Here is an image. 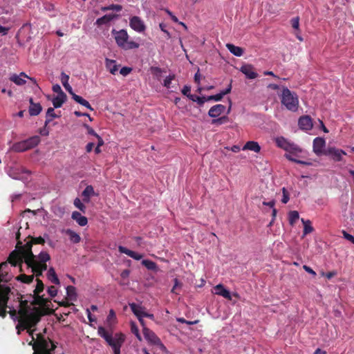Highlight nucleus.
<instances>
[{
	"mask_svg": "<svg viewBox=\"0 0 354 354\" xmlns=\"http://www.w3.org/2000/svg\"><path fill=\"white\" fill-rule=\"evenodd\" d=\"M32 245H15V249L10 252L8 257V261L0 263V317L6 316V308L11 293L10 288L2 282H8L12 278V274L9 272V266L20 265L24 261L28 266L33 263L34 255L32 252Z\"/></svg>",
	"mask_w": 354,
	"mask_h": 354,
	"instance_id": "nucleus-1",
	"label": "nucleus"
},
{
	"mask_svg": "<svg viewBox=\"0 0 354 354\" xmlns=\"http://www.w3.org/2000/svg\"><path fill=\"white\" fill-rule=\"evenodd\" d=\"M17 300L19 301V324L16 326L17 334L21 330L34 328L39 322L43 314L37 307H31L27 300H22V295L17 294Z\"/></svg>",
	"mask_w": 354,
	"mask_h": 354,
	"instance_id": "nucleus-2",
	"label": "nucleus"
},
{
	"mask_svg": "<svg viewBox=\"0 0 354 354\" xmlns=\"http://www.w3.org/2000/svg\"><path fill=\"white\" fill-rule=\"evenodd\" d=\"M31 328L26 330L28 335L32 337V341L29 343V345L32 346L34 351L32 354H51V352L56 347L55 344L49 339H46L41 334H38L36 340H35L33 337L35 330H31Z\"/></svg>",
	"mask_w": 354,
	"mask_h": 354,
	"instance_id": "nucleus-3",
	"label": "nucleus"
},
{
	"mask_svg": "<svg viewBox=\"0 0 354 354\" xmlns=\"http://www.w3.org/2000/svg\"><path fill=\"white\" fill-rule=\"evenodd\" d=\"M111 33L114 37L118 46L124 50L137 49L140 46L138 43L134 41L129 40V36L127 33V31L124 29L120 30L113 29Z\"/></svg>",
	"mask_w": 354,
	"mask_h": 354,
	"instance_id": "nucleus-4",
	"label": "nucleus"
},
{
	"mask_svg": "<svg viewBox=\"0 0 354 354\" xmlns=\"http://www.w3.org/2000/svg\"><path fill=\"white\" fill-rule=\"evenodd\" d=\"M281 102L289 111L295 112L298 109L299 99L297 95L286 87L283 88Z\"/></svg>",
	"mask_w": 354,
	"mask_h": 354,
	"instance_id": "nucleus-5",
	"label": "nucleus"
},
{
	"mask_svg": "<svg viewBox=\"0 0 354 354\" xmlns=\"http://www.w3.org/2000/svg\"><path fill=\"white\" fill-rule=\"evenodd\" d=\"M125 341V336L122 333H117L111 337L110 342H108L113 350L114 354H120L121 347Z\"/></svg>",
	"mask_w": 354,
	"mask_h": 354,
	"instance_id": "nucleus-6",
	"label": "nucleus"
},
{
	"mask_svg": "<svg viewBox=\"0 0 354 354\" xmlns=\"http://www.w3.org/2000/svg\"><path fill=\"white\" fill-rule=\"evenodd\" d=\"M143 335L145 338L151 344L160 346L162 349H165V346L161 343L160 338L155 334L154 332L144 327Z\"/></svg>",
	"mask_w": 354,
	"mask_h": 354,
	"instance_id": "nucleus-7",
	"label": "nucleus"
},
{
	"mask_svg": "<svg viewBox=\"0 0 354 354\" xmlns=\"http://www.w3.org/2000/svg\"><path fill=\"white\" fill-rule=\"evenodd\" d=\"M313 152L318 156L325 155L326 149V140L321 137H317L313 140Z\"/></svg>",
	"mask_w": 354,
	"mask_h": 354,
	"instance_id": "nucleus-8",
	"label": "nucleus"
},
{
	"mask_svg": "<svg viewBox=\"0 0 354 354\" xmlns=\"http://www.w3.org/2000/svg\"><path fill=\"white\" fill-rule=\"evenodd\" d=\"M344 155H346L344 150L332 147L326 149L324 156H329L335 162H339L342 160V156Z\"/></svg>",
	"mask_w": 354,
	"mask_h": 354,
	"instance_id": "nucleus-9",
	"label": "nucleus"
},
{
	"mask_svg": "<svg viewBox=\"0 0 354 354\" xmlns=\"http://www.w3.org/2000/svg\"><path fill=\"white\" fill-rule=\"evenodd\" d=\"M130 27L136 32H142L146 29L144 21L137 16L132 17L129 21Z\"/></svg>",
	"mask_w": 354,
	"mask_h": 354,
	"instance_id": "nucleus-10",
	"label": "nucleus"
},
{
	"mask_svg": "<svg viewBox=\"0 0 354 354\" xmlns=\"http://www.w3.org/2000/svg\"><path fill=\"white\" fill-rule=\"evenodd\" d=\"M298 124L301 129L310 130L313 128L312 119L308 115L301 116L299 119Z\"/></svg>",
	"mask_w": 354,
	"mask_h": 354,
	"instance_id": "nucleus-11",
	"label": "nucleus"
},
{
	"mask_svg": "<svg viewBox=\"0 0 354 354\" xmlns=\"http://www.w3.org/2000/svg\"><path fill=\"white\" fill-rule=\"evenodd\" d=\"M28 77V76L25 73L21 72L19 75L12 74L10 77V80L18 86H23L26 83L25 78Z\"/></svg>",
	"mask_w": 354,
	"mask_h": 354,
	"instance_id": "nucleus-12",
	"label": "nucleus"
},
{
	"mask_svg": "<svg viewBox=\"0 0 354 354\" xmlns=\"http://www.w3.org/2000/svg\"><path fill=\"white\" fill-rule=\"evenodd\" d=\"M225 110V106L223 104H218L210 108L208 115L213 118L218 117Z\"/></svg>",
	"mask_w": 354,
	"mask_h": 354,
	"instance_id": "nucleus-13",
	"label": "nucleus"
},
{
	"mask_svg": "<svg viewBox=\"0 0 354 354\" xmlns=\"http://www.w3.org/2000/svg\"><path fill=\"white\" fill-rule=\"evenodd\" d=\"M214 290L215 295L221 296L227 300H232V295L227 289L225 288V287L222 284L216 285L214 287Z\"/></svg>",
	"mask_w": 354,
	"mask_h": 354,
	"instance_id": "nucleus-14",
	"label": "nucleus"
},
{
	"mask_svg": "<svg viewBox=\"0 0 354 354\" xmlns=\"http://www.w3.org/2000/svg\"><path fill=\"white\" fill-rule=\"evenodd\" d=\"M26 147L28 150L36 147L41 142V138L39 136H34L23 140Z\"/></svg>",
	"mask_w": 354,
	"mask_h": 354,
	"instance_id": "nucleus-15",
	"label": "nucleus"
},
{
	"mask_svg": "<svg viewBox=\"0 0 354 354\" xmlns=\"http://www.w3.org/2000/svg\"><path fill=\"white\" fill-rule=\"evenodd\" d=\"M30 297L33 299L30 302V305L33 307H35V306H46V304L49 302L48 299L44 298L42 295L40 296L39 294L33 293Z\"/></svg>",
	"mask_w": 354,
	"mask_h": 354,
	"instance_id": "nucleus-16",
	"label": "nucleus"
},
{
	"mask_svg": "<svg viewBox=\"0 0 354 354\" xmlns=\"http://www.w3.org/2000/svg\"><path fill=\"white\" fill-rule=\"evenodd\" d=\"M131 311L133 314L138 317H145V315L146 314L145 308L136 304L135 303H132L129 304Z\"/></svg>",
	"mask_w": 354,
	"mask_h": 354,
	"instance_id": "nucleus-17",
	"label": "nucleus"
},
{
	"mask_svg": "<svg viewBox=\"0 0 354 354\" xmlns=\"http://www.w3.org/2000/svg\"><path fill=\"white\" fill-rule=\"evenodd\" d=\"M241 71L245 74L248 79H255L258 76V74L254 71L253 67L250 64L241 66Z\"/></svg>",
	"mask_w": 354,
	"mask_h": 354,
	"instance_id": "nucleus-18",
	"label": "nucleus"
},
{
	"mask_svg": "<svg viewBox=\"0 0 354 354\" xmlns=\"http://www.w3.org/2000/svg\"><path fill=\"white\" fill-rule=\"evenodd\" d=\"M105 66L112 75H115L118 71L119 65L116 64V61L109 58L105 59Z\"/></svg>",
	"mask_w": 354,
	"mask_h": 354,
	"instance_id": "nucleus-19",
	"label": "nucleus"
},
{
	"mask_svg": "<svg viewBox=\"0 0 354 354\" xmlns=\"http://www.w3.org/2000/svg\"><path fill=\"white\" fill-rule=\"evenodd\" d=\"M29 113L32 116L37 115L42 110V107L39 103H34L32 98H30Z\"/></svg>",
	"mask_w": 354,
	"mask_h": 354,
	"instance_id": "nucleus-20",
	"label": "nucleus"
},
{
	"mask_svg": "<svg viewBox=\"0 0 354 354\" xmlns=\"http://www.w3.org/2000/svg\"><path fill=\"white\" fill-rule=\"evenodd\" d=\"M71 218L75 221L80 226H85L88 220L84 216H82L80 212L75 211L72 213Z\"/></svg>",
	"mask_w": 354,
	"mask_h": 354,
	"instance_id": "nucleus-21",
	"label": "nucleus"
},
{
	"mask_svg": "<svg viewBox=\"0 0 354 354\" xmlns=\"http://www.w3.org/2000/svg\"><path fill=\"white\" fill-rule=\"evenodd\" d=\"M119 250L122 253H124L127 254L129 257L136 259V260H140L143 257V255L136 252L134 251H132L131 250H129L128 248L123 247L122 245H120Z\"/></svg>",
	"mask_w": 354,
	"mask_h": 354,
	"instance_id": "nucleus-22",
	"label": "nucleus"
},
{
	"mask_svg": "<svg viewBox=\"0 0 354 354\" xmlns=\"http://www.w3.org/2000/svg\"><path fill=\"white\" fill-rule=\"evenodd\" d=\"M67 96L66 93L63 95H57L53 99V104L54 108L57 109L62 106V104L66 101Z\"/></svg>",
	"mask_w": 354,
	"mask_h": 354,
	"instance_id": "nucleus-23",
	"label": "nucleus"
},
{
	"mask_svg": "<svg viewBox=\"0 0 354 354\" xmlns=\"http://www.w3.org/2000/svg\"><path fill=\"white\" fill-rule=\"evenodd\" d=\"M10 151H14L16 153H21V152H24V151H26L28 150L27 149V147H26V145H25L24 141L22 140V141L14 143L10 148Z\"/></svg>",
	"mask_w": 354,
	"mask_h": 354,
	"instance_id": "nucleus-24",
	"label": "nucleus"
},
{
	"mask_svg": "<svg viewBox=\"0 0 354 354\" xmlns=\"http://www.w3.org/2000/svg\"><path fill=\"white\" fill-rule=\"evenodd\" d=\"M243 150H250V151L258 153L261 150V147L259 146V145L257 142L248 141L243 146Z\"/></svg>",
	"mask_w": 354,
	"mask_h": 354,
	"instance_id": "nucleus-25",
	"label": "nucleus"
},
{
	"mask_svg": "<svg viewBox=\"0 0 354 354\" xmlns=\"http://www.w3.org/2000/svg\"><path fill=\"white\" fill-rule=\"evenodd\" d=\"M226 47L229 51L235 56L241 57L243 54V49L239 46H236L232 44H227Z\"/></svg>",
	"mask_w": 354,
	"mask_h": 354,
	"instance_id": "nucleus-26",
	"label": "nucleus"
},
{
	"mask_svg": "<svg viewBox=\"0 0 354 354\" xmlns=\"http://www.w3.org/2000/svg\"><path fill=\"white\" fill-rule=\"evenodd\" d=\"M68 80H69V76L68 75H66V73H64V72H62L61 74L62 84L64 86V87L65 88V89L73 96V93H74L73 91L72 87L68 84Z\"/></svg>",
	"mask_w": 354,
	"mask_h": 354,
	"instance_id": "nucleus-27",
	"label": "nucleus"
},
{
	"mask_svg": "<svg viewBox=\"0 0 354 354\" xmlns=\"http://www.w3.org/2000/svg\"><path fill=\"white\" fill-rule=\"evenodd\" d=\"M72 98L76 102H77V103L80 104L81 105L86 107L89 110H91V111L93 110V109L91 107V106L89 104V102L87 100H86L85 99H84L83 97H82L81 96H80L78 95H76L75 93H73Z\"/></svg>",
	"mask_w": 354,
	"mask_h": 354,
	"instance_id": "nucleus-28",
	"label": "nucleus"
},
{
	"mask_svg": "<svg viewBox=\"0 0 354 354\" xmlns=\"http://www.w3.org/2000/svg\"><path fill=\"white\" fill-rule=\"evenodd\" d=\"M116 17L117 15L113 14L105 15L96 20V24H97L98 26H101L103 24H108Z\"/></svg>",
	"mask_w": 354,
	"mask_h": 354,
	"instance_id": "nucleus-29",
	"label": "nucleus"
},
{
	"mask_svg": "<svg viewBox=\"0 0 354 354\" xmlns=\"http://www.w3.org/2000/svg\"><path fill=\"white\" fill-rule=\"evenodd\" d=\"M232 80H230V83L228 85L227 88H226L225 90L221 91L219 93L216 95H214V100L216 102L221 101L224 95L230 93L232 91Z\"/></svg>",
	"mask_w": 354,
	"mask_h": 354,
	"instance_id": "nucleus-30",
	"label": "nucleus"
},
{
	"mask_svg": "<svg viewBox=\"0 0 354 354\" xmlns=\"http://www.w3.org/2000/svg\"><path fill=\"white\" fill-rule=\"evenodd\" d=\"M48 279L54 284H59L60 281L58 279L57 274L53 268H50L47 272Z\"/></svg>",
	"mask_w": 354,
	"mask_h": 354,
	"instance_id": "nucleus-31",
	"label": "nucleus"
},
{
	"mask_svg": "<svg viewBox=\"0 0 354 354\" xmlns=\"http://www.w3.org/2000/svg\"><path fill=\"white\" fill-rule=\"evenodd\" d=\"M59 116L55 113L54 108L50 107L47 109L45 127L47 126L54 118H58Z\"/></svg>",
	"mask_w": 354,
	"mask_h": 354,
	"instance_id": "nucleus-32",
	"label": "nucleus"
},
{
	"mask_svg": "<svg viewBox=\"0 0 354 354\" xmlns=\"http://www.w3.org/2000/svg\"><path fill=\"white\" fill-rule=\"evenodd\" d=\"M286 151L287 152H288V154H291V155H292V154L297 155L298 153L301 152V149H300V147L298 145H297L294 143H290V142H289Z\"/></svg>",
	"mask_w": 354,
	"mask_h": 354,
	"instance_id": "nucleus-33",
	"label": "nucleus"
},
{
	"mask_svg": "<svg viewBox=\"0 0 354 354\" xmlns=\"http://www.w3.org/2000/svg\"><path fill=\"white\" fill-rule=\"evenodd\" d=\"M66 295L71 301H75L77 299V291L75 287L69 286L66 287Z\"/></svg>",
	"mask_w": 354,
	"mask_h": 354,
	"instance_id": "nucleus-34",
	"label": "nucleus"
},
{
	"mask_svg": "<svg viewBox=\"0 0 354 354\" xmlns=\"http://www.w3.org/2000/svg\"><path fill=\"white\" fill-rule=\"evenodd\" d=\"M130 273H131V271L129 269H126V270H124L122 272H121V281H120V284L121 286H126V285H128L129 284V275H130Z\"/></svg>",
	"mask_w": 354,
	"mask_h": 354,
	"instance_id": "nucleus-35",
	"label": "nucleus"
},
{
	"mask_svg": "<svg viewBox=\"0 0 354 354\" xmlns=\"http://www.w3.org/2000/svg\"><path fill=\"white\" fill-rule=\"evenodd\" d=\"M66 233L68 236L70 241L73 243H78L80 241V236L75 232L67 230Z\"/></svg>",
	"mask_w": 354,
	"mask_h": 354,
	"instance_id": "nucleus-36",
	"label": "nucleus"
},
{
	"mask_svg": "<svg viewBox=\"0 0 354 354\" xmlns=\"http://www.w3.org/2000/svg\"><path fill=\"white\" fill-rule=\"evenodd\" d=\"M99 335L103 337L106 342H110L111 340L112 335L109 334V333L103 327H100L98 329Z\"/></svg>",
	"mask_w": 354,
	"mask_h": 354,
	"instance_id": "nucleus-37",
	"label": "nucleus"
},
{
	"mask_svg": "<svg viewBox=\"0 0 354 354\" xmlns=\"http://www.w3.org/2000/svg\"><path fill=\"white\" fill-rule=\"evenodd\" d=\"M290 142H288L286 139H285L283 137H279L276 138V144L277 145L284 149L286 150L288 145Z\"/></svg>",
	"mask_w": 354,
	"mask_h": 354,
	"instance_id": "nucleus-38",
	"label": "nucleus"
},
{
	"mask_svg": "<svg viewBox=\"0 0 354 354\" xmlns=\"http://www.w3.org/2000/svg\"><path fill=\"white\" fill-rule=\"evenodd\" d=\"M34 278L33 274L32 275H26L24 274H20L18 277H17V280L21 281L24 283H30L32 281Z\"/></svg>",
	"mask_w": 354,
	"mask_h": 354,
	"instance_id": "nucleus-39",
	"label": "nucleus"
},
{
	"mask_svg": "<svg viewBox=\"0 0 354 354\" xmlns=\"http://www.w3.org/2000/svg\"><path fill=\"white\" fill-rule=\"evenodd\" d=\"M26 242L25 243H44L45 241L44 239L39 236L37 238H34L32 236H30V235L27 236V238L24 240Z\"/></svg>",
	"mask_w": 354,
	"mask_h": 354,
	"instance_id": "nucleus-40",
	"label": "nucleus"
},
{
	"mask_svg": "<svg viewBox=\"0 0 354 354\" xmlns=\"http://www.w3.org/2000/svg\"><path fill=\"white\" fill-rule=\"evenodd\" d=\"M142 264L149 270H155L157 268L156 263L151 260H142Z\"/></svg>",
	"mask_w": 354,
	"mask_h": 354,
	"instance_id": "nucleus-41",
	"label": "nucleus"
},
{
	"mask_svg": "<svg viewBox=\"0 0 354 354\" xmlns=\"http://www.w3.org/2000/svg\"><path fill=\"white\" fill-rule=\"evenodd\" d=\"M299 218L297 211H290L288 214V220L290 225H293Z\"/></svg>",
	"mask_w": 354,
	"mask_h": 354,
	"instance_id": "nucleus-42",
	"label": "nucleus"
},
{
	"mask_svg": "<svg viewBox=\"0 0 354 354\" xmlns=\"http://www.w3.org/2000/svg\"><path fill=\"white\" fill-rule=\"evenodd\" d=\"M303 223H304V234H307L308 233H310L313 230V227L311 225V222L308 221H304L303 218L301 219Z\"/></svg>",
	"mask_w": 354,
	"mask_h": 354,
	"instance_id": "nucleus-43",
	"label": "nucleus"
},
{
	"mask_svg": "<svg viewBox=\"0 0 354 354\" xmlns=\"http://www.w3.org/2000/svg\"><path fill=\"white\" fill-rule=\"evenodd\" d=\"M7 308H9V311H8V314L10 315V317H11L12 319H13L14 321H17L19 322V310H17L15 309H14L13 308H10L9 306H7L6 310ZM6 312L7 313V311L6 310Z\"/></svg>",
	"mask_w": 354,
	"mask_h": 354,
	"instance_id": "nucleus-44",
	"label": "nucleus"
},
{
	"mask_svg": "<svg viewBox=\"0 0 354 354\" xmlns=\"http://www.w3.org/2000/svg\"><path fill=\"white\" fill-rule=\"evenodd\" d=\"M95 195L94 189L92 185H87L84 191L82 192V196H92Z\"/></svg>",
	"mask_w": 354,
	"mask_h": 354,
	"instance_id": "nucleus-45",
	"label": "nucleus"
},
{
	"mask_svg": "<svg viewBox=\"0 0 354 354\" xmlns=\"http://www.w3.org/2000/svg\"><path fill=\"white\" fill-rule=\"evenodd\" d=\"M229 121V118L227 116H222L216 119H213L211 122L212 124L215 125H221L225 123H227Z\"/></svg>",
	"mask_w": 354,
	"mask_h": 354,
	"instance_id": "nucleus-46",
	"label": "nucleus"
},
{
	"mask_svg": "<svg viewBox=\"0 0 354 354\" xmlns=\"http://www.w3.org/2000/svg\"><path fill=\"white\" fill-rule=\"evenodd\" d=\"M73 204L76 208L80 209V211L85 213L86 207L79 198H75Z\"/></svg>",
	"mask_w": 354,
	"mask_h": 354,
	"instance_id": "nucleus-47",
	"label": "nucleus"
},
{
	"mask_svg": "<svg viewBox=\"0 0 354 354\" xmlns=\"http://www.w3.org/2000/svg\"><path fill=\"white\" fill-rule=\"evenodd\" d=\"M131 333L136 335V337L138 338V340L141 341L142 337L139 332V329L135 322L131 323Z\"/></svg>",
	"mask_w": 354,
	"mask_h": 354,
	"instance_id": "nucleus-48",
	"label": "nucleus"
},
{
	"mask_svg": "<svg viewBox=\"0 0 354 354\" xmlns=\"http://www.w3.org/2000/svg\"><path fill=\"white\" fill-rule=\"evenodd\" d=\"M122 6L118 4H111L109 6L102 7L101 10L102 11H107V10H115L117 12H119L122 10Z\"/></svg>",
	"mask_w": 354,
	"mask_h": 354,
	"instance_id": "nucleus-49",
	"label": "nucleus"
},
{
	"mask_svg": "<svg viewBox=\"0 0 354 354\" xmlns=\"http://www.w3.org/2000/svg\"><path fill=\"white\" fill-rule=\"evenodd\" d=\"M292 27L296 30V32H300L299 29V17H296L290 20Z\"/></svg>",
	"mask_w": 354,
	"mask_h": 354,
	"instance_id": "nucleus-50",
	"label": "nucleus"
},
{
	"mask_svg": "<svg viewBox=\"0 0 354 354\" xmlns=\"http://www.w3.org/2000/svg\"><path fill=\"white\" fill-rule=\"evenodd\" d=\"M36 281H37V285L33 291V293L40 294L44 290V284H43L42 281L39 279H37Z\"/></svg>",
	"mask_w": 354,
	"mask_h": 354,
	"instance_id": "nucleus-51",
	"label": "nucleus"
},
{
	"mask_svg": "<svg viewBox=\"0 0 354 354\" xmlns=\"http://www.w3.org/2000/svg\"><path fill=\"white\" fill-rule=\"evenodd\" d=\"M285 157L292 161V162H296V163H298V164H300V165H309V163H308L307 162H305V161H303V160H297L295 158H293L292 155L291 154H285Z\"/></svg>",
	"mask_w": 354,
	"mask_h": 354,
	"instance_id": "nucleus-52",
	"label": "nucleus"
},
{
	"mask_svg": "<svg viewBox=\"0 0 354 354\" xmlns=\"http://www.w3.org/2000/svg\"><path fill=\"white\" fill-rule=\"evenodd\" d=\"M39 259L40 262L44 263L50 259V256L46 252H40L39 254Z\"/></svg>",
	"mask_w": 354,
	"mask_h": 354,
	"instance_id": "nucleus-53",
	"label": "nucleus"
},
{
	"mask_svg": "<svg viewBox=\"0 0 354 354\" xmlns=\"http://www.w3.org/2000/svg\"><path fill=\"white\" fill-rule=\"evenodd\" d=\"M174 77L175 76L174 75H169V76H167L164 80V86H165L167 88H169L171 84V81L174 79Z\"/></svg>",
	"mask_w": 354,
	"mask_h": 354,
	"instance_id": "nucleus-54",
	"label": "nucleus"
},
{
	"mask_svg": "<svg viewBox=\"0 0 354 354\" xmlns=\"http://www.w3.org/2000/svg\"><path fill=\"white\" fill-rule=\"evenodd\" d=\"M283 197L281 202L284 204L287 203L290 199L289 193L285 187L282 188Z\"/></svg>",
	"mask_w": 354,
	"mask_h": 354,
	"instance_id": "nucleus-55",
	"label": "nucleus"
},
{
	"mask_svg": "<svg viewBox=\"0 0 354 354\" xmlns=\"http://www.w3.org/2000/svg\"><path fill=\"white\" fill-rule=\"evenodd\" d=\"M83 127L86 129L87 131V133L88 135H91V136H95V138H97V136H99L94 130L92 127H91L88 124H83Z\"/></svg>",
	"mask_w": 354,
	"mask_h": 354,
	"instance_id": "nucleus-56",
	"label": "nucleus"
},
{
	"mask_svg": "<svg viewBox=\"0 0 354 354\" xmlns=\"http://www.w3.org/2000/svg\"><path fill=\"white\" fill-rule=\"evenodd\" d=\"M132 71V68L131 67H127V66H124L122 67L120 71V73L123 75V76H127Z\"/></svg>",
	"mask_w": 354,
	"mask_h": 354,
	"instance_id": "nucleus-57",
	"label": "nucleus"
},
{
	"mask_svg": "<svg viewBox=\"0 0 354 354\" xmlns=\"http://www.w3.org/2000/svg\"><path fill=\"white\" fill-rule=\"evenodd\" d=\"M47 292L51 297H55L57 295V289L53 286H49Z\"/></svg>",
	"mask_w": 354,
	"mask_h": 354,
	"instance_id": "nucleus-58",
	"label": "nucleus"
},
{
	"mask_svg": "<svg viewBox=\"0 0 354 354\" xmlns=\"http://www.w3.org/2000/svg\"><path fill=\"white\" fill-rule=\"evenodd\" d=\"M52 89H53V92L57 93L58 95H62V94L63 95V93H65L62 91L61 86L57 84L53 85Z\"/></svg>",
	"mask_w": 354,
	"mask_h": 354,
	"instance_id": "nucleus-59",
	"label": "nucleus"
},
{
	"mask_svg": "<svg viewBox=\"0 0 354 354\" xmlns=\"http://www.w3.org/2000/svg\"><path fill=\"white\" fill-rule=\"evenodd\" d=\"M342 234L344 235V239H346L347 241L351 242V243H354V236H353L347 233L345 231H342Z\"/></svg>",
	"mask_w": 354,
	"mask_h": 354,
	"instance_id": "nucleus-60",
	"label": "nucleus"
},
{
	"mask_svg": "<svg viewBox=\"0 0 354 354\" xmlns=\"http://www.w3.org/2000/svg\"><path fill=\"white\" fill-rule=\"evenodd\" d=\"M35 263V259L33 260V263L31 264V267L32 269V272L36 274V276H40L41 275V270H39L37 266H33Z\"/></svg>",
	"mask_w": 354,
	"mask_h": 354,
	"instance_id": "nucleus-61",
	"label": "nucleus"
},
{
	"mask_svg": "<svg viewBox=\"0 0 354 354\" xmlns=\"http://www.w3.org/2000/svg\"><path fill=\"white\" fill-rule=\"evenodd\" d=\"M191 88L189 86H184V87L182 89V93L184 95H186L188 97V95L190 94Z\"/></svg>",
	"mask_w": 354,
	"mask_h": 354,
	"instance_id": "nucleus-62",
	"label": "nucleus"
},
{
	"mask_svg": "<svg viewBox=\"0 0 354 354\" xmlns=\"http://www.w3.org/2000/svg\"><path fill=\"white\" fill-rule=\"evenodd\" d=\"M303 269L306 272H307L308 273L312 274L313 276H315L316 275L315 272L313 269H311L310 267H308V266H307L306 265L303 266Z\"/></svg>",
	"mask_w": 354,
	"mask_h": 354,
	"instance_id": "nucleus-63",
	"label": "nucleus"
},
{
	"mask_svg": "<svg viewBox=\"0 0 354 354\" xmlns=\"http://www.w3.org/2000/svg\"><path fill=\"white\" fill-rule=\"evenodd\" d=\"M151 71L153 74H159L162 72V70L159 67H157V66H152L151 67Z\"/></svg>",
	"mask_w": 354,
	"mask_h": 354,
	"instance_id": "nucleus-64",
	"label": "nucleus"
}]
</instances>
